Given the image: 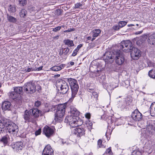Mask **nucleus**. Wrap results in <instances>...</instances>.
<instances>
[{
    "mask_svg": "<svg viewBox=\"0 0 155 155\" xmlns=\"http://www.w3.org/2000/svg\"><path fill=\"white\" fill-rule=\"evenodd\" d=\"M74 64V63L73 61H71L70 62V64L71 66L73 65Z\"/></svg>",
    "mask_w": 155,
    "mask_h": 155,
    "instance_id": "052dcab7",
    "label": "nucleus"
},
{
    "mask_svg": "<svg viewBox=\"0 0 155 155\" xmlns=\"http://www.w3.org/2000/svg\"><path fill=\"white\" fill-rule=\"evenodd\" d=\"M114 117H110L108 120L107 122L108 125L107 130L106 133V136L107 138V140H108L110 139V137L113 130L114 128L115 125V122L114 121Z\"/></svg>",
    "mask_w": 155,
    "mask_h": 155,
    "instance_id": "39448f33",
    "label": "nucleus"
},
{
    "mask_svg": "<svg viewBox=\"0 0 155 155\" xmlns=\"http://www.w3.org/2000/svg\"><path fill=\"white\" fill-rule=\"evenodd\" d=\"M43 68V66H41L39 68H37L35 66V68H25V71L27 72H28L32 71H38L42 70Z\"/></svg>",
    "mask_w": 155,
    "mask_h": 155,
    "instance_id": "a878e982",
    "label": "nucleus"
},
{
    "mask_svg": "<svg viewBox=\"0 0 155 155\" xmlns=\"http://www.w3.org/2000/svg\"><path fill=\"white\" fill-rule=\"evenodd\" d=\"M83 44H80L77 46V48L75 49L79 51V49L82 47Z\"/></svg>",
    "mask_w": 155,
    "mask_h": 155,
    "instance_id": "5fc2aeb1",
    "label": "nucleus"
},
{
    "mask_svg": "<svg viewBox=\"0 0 155 155\" xmlns=\"http://www.w3.org/2000/svg\"><path fill=\"white\" fill-rule=\"evenodd\" d=\"M29 110L32 118L35 119V124H36L37 119L41 114V112L37 108H33Z\"/></svg>",
    "mask_w": 155,
    "mask_h": 155,
    "instance_id": "4468645a",
    "label": "nucleus"
},
{
    "mask_svg": "<svg viewBox=\"0 0 155 155\" xmlns=\"http://www.w3.org/2000/svg\"><path fill=\"white\" fill-rule=\"evenodd\" d=\"M62 27H63V26H58L55 28H53L52 31L54 32H57L58 31L60 30Z\"/></svg>",
    "mask_w": 155,
    "mask_h": 155,
    "instance_id": "49530a36",
    "label": "nucleus"
},
{
    "mask_svg": "<svg viewBox=\"0 0 155 155\" xmlns=\"http://www.w3.org/2000/svg\"><path fill=\"white\" fill-rule=\"evenodd\" d=\"M127 22L125 21H120L119 22L118 25L120 28H122L125 26L127 24Z\"/></svg>",
    "mask_w": 155,
    "mask_h": 155,
    "instance_id": "79ce46f5",
    "label": "nucleus"
},
{
    "mask_svg": "<svg viewBox=\"0 0 155 155\" xmlns=\"http://www.w3.org/2000/svg\"><path fill=\"white\" fill-rule=\"evenodd\" d=\"M131 115L132 119L135 121H140L142 119V114L137 109L132 112Z\"/></svg>",
    "mask_w": 155,
    "mask_h": 155,
    "instance_id": "ddd939ff",
    "label": "nucleus"
},
{
    "mask_svg": "<svg viewBox=\"0 0 155 155\" xmlns=\"http://www.w3.org/2000/svg\"><path fill=\"white\" fill-rule=\"evenodd\" d=\"M7 18L8 20L10 22L15 23L17 21V19L16 18L9 15L8 14L7 15Z\"/></svg>",
    "mask_w": 155,
    "mask_h": 155,
    "instance_id": "473e14b6",
    "label": "nucleus"
},
{
    "mask_svg": "<svg viewBox=\"0 0 155 155\" xmlns=\"http://www.w3.org/2000/svg\"><path fill=\"white\" fill-rule=\"evenodd\" d=\"M91 39V36L88 37L87 38V39L88 40H90Z\"/></svg>",
    "mask_w": 155,
    "mask_h": 155,
    "instance_id": "680f3d73",
    "label": "nucleus"
},
{
    "mask_svg": "<svg viewBox=\"0 0 155 155\" xmlns=\"http://www.w3.org/2000/svg\"><path fill=\"white\" fill-rule=\"evenodd\" d=\"M59 38V36L58 35H57V36H56L54 37L53 38L54 39H58Z\"/></svg>",
    "mask_w": 155,
    "mask_h": 155,
    "instance_id": "bf43d9fd",
    "label": "nucleus"
},
{
    "mask_svg": "<svg viewBox=\"0 0 155 155\" xmlns=\"http://www.w3.org/2000/svg\"><path fill=\"white\" fill-rule=\"evenodd\" d=\"M150 109L151 115L152 116H155V102H153L151 104Z\"/></svg>",
    "mask_w": 155,
    "mask_h": 155,
    "instance_id": "7c9ffc66",
    "label": "nucleus"
},
{
    "mask_svg": "<svg viewBox=\"0 0 155 155\" xmlns=\"http://www.w3.org/2000/svg\"><path fill=\"white\" fill-rule=\"evenodd\" d=\"M85 117L89 120V119H90L91 117V114L89 113H87L85 114Z\"/></svg>",
    "mask_w": 155,
    "mask_h": 155,
    "instance_id": "603ef678",
    "label": "nucleus"
},
{
    "mask_svg": "<svg viewBox=\"0 0 155 155\" xmlns=\"http://www.w3.org/2000/svg\"><path fill=\"white\" fill-rule=\"evenodd\" d=\"M11 105V103L9 101H5L2 104V109L4 110H10Z\"/></svg>",
    "mask_w": 155,
    "mask_h": 155,
    "instance_id": "412c9836",
    "label": "nucleus"
},
{
    "mask_svg": "<svg viewBox=\"0 0 155 155\" xmlns=\"http://www.w3.org/2000/svg\"><path fill=\"white\" fill-rule=\"evenodd\" d=\"M9 95L10 98L15 100H20L21 98H20L14 91L10 92L9 93Z\"/></svg>",
    "mask_w": 155,
    "mask_h": 155,
    "instance_id": "5701e85b",
    "label": "nucleus"
},
{
    "mask_svg": "<svg viewBox=\"0 0 155 155\" xmlns=\"http://www.w3.org/2000/svg\"><path fill=\"white\" fill-rule=\"evenodd\" d=\"M23 117L25 123L31 122L35 124V119L32 118L29 110H26L24 111L23 115Z\"/></svg>",
    "mask_w": 155,
    "mask_h": 155,
    "instance_id": "1a4fd4ad",
    "label": "nucleus"
},
{
    "mask_svg": "<svg viewBox=\"0 0 155 155\" xmlns=\"http://www.w3.org/2000/svg\"><path fill=\"white\" fill-rule=\"evenodd\" d=\"M154 121L149 120L147 122L146 130L150 135H155V126Z\"/></svg>",
    "mask_w": 155,
    "mask_h": 155,
    "instance_id": "9b49d317",
    "label": "nucleus"
},
{
    "mask_svg": "<svg viewBox=\"0 0 155 155\" xmlns=\"http://www.w3.org/2000/svg\"><path fill=\"white\" fill-rule=\"evenodd\" d=\"M37 88L38 91H41V87L40 85H38V86H37Z\"/></svg>",
    "mask_w": 155,
    "mask_h": 155,
    "instance_id": "4d7b16f0",
    "label": "nucleus"
},
{
    "mask_svg": "<svg viewBox=\"0 0 155 155\" xmlns=\"http://www.w3.org/2000/svg\"><path fill=\"white\" fill-rule=\"evenodd\" d=\"M102 84L103 87L105 89H106L107 90H108V88L107 87V86H106V85L107 84H108L105 82L104 81H103L102 83Z\"/></svg>",
    "mask_w": 155,
    "mask_h": 155,
    "instance_id": "864d4df0",
    "label": "nucleus"
},
{
    "mask_svg": "<svg viewBox=\"0 0 155 155\" xmlns=\"http://www.w3.org/2000/svg\"><path fill=\"white\" fill-rule=\"evenodd\" d=\"M70 115L65 117L64 121L68 123L72 127L80 126L82 124V121L78 116L80 112L74 106L70 105Z\"/></svg>",
    "mask_w": 155,
    "mask_h": 155,
    "instance_id": "f257e3e1",
    "label": "nucleus"
},
{
    "mask_svg": "<svg viewBox=\"0 0 155 155\" xmlns=\"http://www.w3.org/2000/svg\"><path fill=\"white\" fill-rule=\"evenodd\" d=\"M6 128L9 133L15 134L18 131V126L14 123L9 121L8 119Z\"/></svg>",
    "mask_w": 155,
    "mask_h": 155,
    "instance_id": "6e6552de",
    "label": "nucleus"
},
{
    "mask_svg": "<svg viewBox=\"0 0 155 155\" xmlns=\"http://www.w3.org/2000/svg\"><path fill=\"white\" fill-rule=\"evenodd\" d=\"M112 28L114 30L116 31L120 30V28L119 27V25H115L113 26Z\"/></svg>",
    "mask_w": 155,
    "mask_h": 155,
    "instance_id": "a18cd8bd",
    "label": "nucleus"
},
{
    "mask_svg": "<svg viewBox=\"0 0 155 155\" xmlns=\"http://www.w3.org/2000/svg\"><path fill=\"white\" fill-rule=\"evenodd\" d=\"M70 138L72 142L75 143L77 142L80 138L75 133H74V132L73 130L71 135Z\"/></svg>",
    "mask_w": 155,
    "mask_h": 155,
    "instance_id": "393cba45",
    "label": "nucleus"
},
{
    "mask_svg": "<svg viewBox=\"0 0 155 155\" xmlns=\"http://www.w3.org/2000/svg\"><path fill=\"white\" fill-rule=\"evenodd\" d=\"M41 132V129H39L38 130H36L35 133V134L36 136H37L40 134Z\"/></svg>",
    "mask_w": 155,
    "mask_h": 155,
    "instance_id": "3c124183",
    "label": "nucleus"
},
{
    "mask_svg": "<svg viewBox=\"0 0 155 155\" xmlns=\"http://www.w3.org/2000/svg\"><path fill=\"white\" fill-rule=\"evenodd\" d=\"M86 124L87 129L91 131L92 129V123L90 120H88V121L86 122Z\"/></svg>",
    "mask_w": 155,
    "mask_h": 155,
    "instance_id": "e433bc0d",
    "label": "nucleus"
},
{
    "mask_svg": "<svg viewBox=\"0 0 155 155\" xmlns=\"http://www.w3.org/2000/svg\"><path fill=\"white\" fill-rule=\"evenodd\" d=\"M19 5L22 6H24L27 3V0H18Z\"/></svg>",
    "mask_w": 155,
    "mask_h": 155,
    "instance_id": "37998d69",
    "label": "nucleus"
},
{
    "mask_svg": "<svg viewBox=\"0 0 155 155\" xmlns=\"http://www.w3.org/2000/svg\"><path fill=\"white\" fill-rule=\"evenodd\" d=\"M24 146L23 143L21 141L16 142L11 145L12 148L17 152L19 150H21Z\"/></svg>",
    "mask_w": 155,
    "mask_h": 155,
    "instance_id": "a211bd4d",
    "label": "nucleus"
},
{
    "mask_svg": "<svg viewBox=\"0 0 155 155\" xmlns=\"http://www.w3.org/2000/svg\"><path fill=\"white\" fill-rule=\"evenodd\" d=\"M115 61L116 63L120 65L122 64L124 61V57L123 53H121L120 50L116 52Z\"/></svg>",
    "mask_w": 155,
    "mask_h": 155,
    "instance_id": "f8f14e48",
    "label": "nucleus"
},
{
    "mask_svg": "<svg viewBox=\"0 0 155 155\" xmlns=\"http://www.w3.org/2000/svg\"><path fill=\"white\" fill-rule=\"evenodd\" d=\"M127 26L128 27H131V26H134V24H131L128 25Z\"/></svg>",
    "mask_w": 155,
    "mask_h": 155,
    "instance_id": "e2e57ef3",
    "label": "nucleus"
},
{
    "mask_svg": "<svg viewBox=\"0 0 155 155\" xmlns=\"http://www.w3.org/2000/svg\"><path fill=\"white\" fill-rule=\"evenodd\" d=\"M105 146L102 143V141L101 139H99L97 141V147L99 148L101 147L104 148Z\"/></svg>",
    "mask_w": 155,
    "mask_h": 155,
    "instance_id": "ea45409f",
    "label": "nucleus"
},
{
    "mask_svg": "<svg viewBox=\"0 0 155 155\" xmlns=\"http://www.w3.org/2000/svg\"><path fill=\"white\" fill-rule=\"evenodd\" d=\"M66 105L64 104L58 105L56 111L54 114V120L55 121L60 122L62 121L66 108Z\"/></svg>",
    "mask_w": 155,
    "mask_h": 155,
    "instance_id": "7ed1b4c3",
    "label": "nucleus"
},
{
    "mask_svg": "<svg viewBox=\"0 0 155 155\" xmlns=\"http://www.w3.org/2000/svg\"><path fill=\"white\" fill-rule=\"evenodd\" d=\"M98 94L96 92L93 91L91 93V100L97 103L98 99Z\"/></svg>",
    "mask_w": 155,
    "mask_h": 155,
    "instance_id": "cd10ccee",
    "label": "nucleus"
},
{
    "mask_svg": "<svg viewBox=\"0 0 155 155\" xmlns=\"http://www.w3.org/2000/svg\"><path fill=\"white\" fill-rule=\"evenodd\" d=\"M143 32V31L142 30L140 31H137L135 32V34L136 35H139L141 34Z\"/></svg>",
    "mask_w": 155,
    "mask_h": 155,
    "instance_id": "13d9d810",
    "label": "nucleus"
},
{
    "mask_svg": "<svg viewBox=\"0 0 155 155\" xmlns=\"http://www.w3.org/2000/svg\"><path fill=\"white\" fill-rule=\"evenodd\" d=\"M103 58L108 60L113 59L114 56L112 52L108 51L105 53L103 55Z\"/></svg>",
    "mask_w": 155,
    "mask_h": 155,
    "instance_id": "c85d7f7f",
    "label": "nucleus"
},
{
    "mask_svg": "<svg viewBox=\"0 0 155 155\" xmlns=\"http://www.w3.org/2000/svg\"><path fill=\"white\" fill-rule=\"evenodd\" d=\"M146 145L150 149L153 148L155 146V138L151 136L147 138V142L145 143Z\"/></svg>",
    "mask_w": 155,
    "mask_h": 155,
    "instance_id": "f3484780",
    "label": "nucleus"
},
{
    "mask_svg": "<svg viewBox=\"0 0 155 155\" xmlns=\"http://www.w3.org/2000/svg\"><path fill=\"white\" fill-rule=\"evenodd\" d=\"M74 30H75L74 29V28H73L71 29L70 30L71 31H74Z\"/></svg>",
    "mask_w": 155,
    "mask_h": 155,
    "instance_id": "338daca9",
    "label": "nucleus"
},
{
    "mask_svg": "<svg viewBox=\"0 0 155 155\" xmlns=\"http://www.w3.org/2000/svg\"><path fill=\"white\" fill-rule=\"evenodd\" d=\"M8 137L5 136L3 137L0 140V141L3 143L5 146L7 145L8 143Z\"/></svg>",
    "mask_w": 155,
    "mask_h": 155,
    "instance_id": "2f4dec72",
    "label": "nucleus"
},
{
    "mask_svg": "<svg viewBox=\"0 0 155 155\" xmlns=\"http://www.w3.org/2000/svg\"><path fill=\"white\" fill-rule=\"evenodd\" d=\"M142 151H140L139 148H137L132 152V155H142Z\"/></svg>",
    "mask_w": 155,
    "mask_h": 155,
    "instance_id": "58836bf2",
    "label": "nucleus"
},
{
    "mask_svg": "<svg viewBox=\"0 0 155 155\" xmlns=\"http://www.w3.org/2000/svg\"><path fill=\"white\" fill-rule=\"evenodd\" d=\"M69 50L70 49L68 47H66L64 48H62V54H64V55H67L69 52Z\"/></svg>",
    "mask_w": 155,
    "mask_h": 155,
    "instance_id": "a19ab883",
    "label": "nucleus"
},
{
    "mask_svg": "<svg viewBox=\"0 0 155 155\" xmlns=\"http://www.w3.org/2000/svg\"><path fill=\"white\" fill-rule=\"evenodd\" d=\"M55 129L54 127H50L46 125L43 129V132L48 137L53 136L55 132Z\"/></svg>",
    "mask_w": 155,
    "mask_h": 155,
    "instance_id": "9d476101",
    "label": "nucleus"
},
{
    "mask_svg": "<svg viewBox=\"0 0 155 155\" xmlns=\"http://www.w3.org/2000/svg\"><path fill=\"white\" fill-rule=\"evenodd\" d=\"M105 153L107 154H108L109 155H111L113 154V153L111 150V148L110 147L106 151Z\"/></svg>",
    "mask_w": 155,
    "mask_h": 155,
    "instance_id": "c03bdc74",
    "label": "nucleus"
},
{
    "mask_svg": "<svg viewBox=\"0 0 155 155\" xmlns=\"http://www.w3.org/2000/svg\"><path fill=\"white\" fill-rule=\"evenodd\" d=\"M66 64H61L59 66L55 65L50 68V70L54 71H58L63 69L65 67Z\"/></svg>",
    "mask_w": 155,
    "mask_h": 155,
    "instance_id": "4be33fe9",
    "label": "nucleus"
},
{
    "mask_svg": "<svg viewBox=\"0 0 155 155\" xmlns=\"http://www.w3.org/2000/svg\"><path fill=\"white\" fill-rule=\"evenodd\" d=\"M93 35V38L91 39V41H93L95 39V38L98 37L101 32V31L99 29H94L92 31Z\"/></svg>",
    "mask_w": 155,
    "mask_h": 155,
    "instance_id": "bb28decb",
    "label": "nucleus"
},
{
    "mask_svg": "<svg viewBox=\"0 0 155 155\" xmlns=\"http://www.w3.org/2000/svg\"><path fill=\"white\" fill-rule=\"evenodd\" d=\"M63 140H62L61 141H62V143L63 144H64L66 143V142H64V141Z\"/></svg>",
    "mask_w": 155,
    "mask_h": 155,
    "instance_id": "774afa93",
    "label": "nucleus"
},
{
    "mask_svg": "<svg viewBox=\"0 0 155 155\" xmlns=\"http://www.w3.org/2000/svg\"><path fill=\"white\" fill-rule=\"evenodd\" d=\"M149 76L151 78L155 79V70L152 69L148 72Z\"/></svg>",
    "mask_w": 155,
    "mask_h": 155,
    "instance_id": "4c0bfd02",
    "label": "nucleus"
},
{
    "mask_svg": "<svg viewBox=\"0 0 155 155\" xmlns=\"http://www.w3.org/2000/svg\"><path fill=\"white\" fill-rule=\"evenodd\" d=\"M150 66L152 67L155 68V64L153 62H150Z\"/></svg>",
    "mask_w": 155,
    "mask_h": 155,
    "instance_id": "6e6d98bb",
    "label": "nucleus"
},
{
    "mask_svg": "<svg viewBox=\"0 0 155 155\" xmlns=\"http://www.w3.org/2000/svg\"><path fill=\"white\" fill-rule=\"evenodd\" d=\"M149 43L151 45H155V33L151 35L148 39Z\"/></svg>",
    "mask_w": 155,
    "mask_h": 155,
    "instance_id": "c756f323",
    "label": "nucleus"
},
{
    "mask_svg": "<svg viewBox=\"0 0 155 155\" xmlns=\"http://www.w3.org/2000/svg\"><path fill=\"white\" fill-rule=\"evenodd\" d=\"M131 50L130 55L131 57L134 60L137 59L140 55V50L134 47H133Z\"/></svg>",
    "mask_w": 155,
    "mask_h": 155,
    "instance_id": "2eb2a0df",
    "label": "nucleus"
},
{
    "mask_svg": "<svg viewBox=\"0 0 155 155\" xmlns=\"http://www.w3.org/2000/svg\"><path fill=\"white\" fill-rule=\"evenodd\" d=\"M64 43L65 45L70 47L73 46L74 45L73 41L68 39L64 40Z\"/></svg>",
    "mask_w": 155,
    "mask_h": 155,
    "instance_id": "c9c22d12",
    "label": "nucleus"
},
{
    "mask_svg": "<svg viewBox=\"0 0 155 155\" xmlns=\"http://www.w3.org/2000/svg\"><path fill=\"white\" fill-rule=\"evenodd\" d=\"M84 155H93L92 153H89L88 154V153H86Z\"/></svg>",
    "mask_w": 155,
    "mask_h": 155,
    "instance_id": "69168bd1",
    "label": "nucleus"
},
{
    "mask_svg": "<svg viewBox=\"0 0 155 155\" xmlns=\"http://www.w3.org/2000/svg\"><path fill=\"white\" fill-rule=\"evenodd\" d=\"M60 74H57L55 75L54 76L55 77H60Z\"/></svg>",
    "mask_w": 155,
    "mask_h": 155,
    "instance_id": "0e129e2a",
    "label": "nucleus"
},
{
    "mask_svg": "<svg viewBox=\"0 0 155 155\" xmlns=\"http://www.w3.org/2000/svg\"><path fill=\"white\" fill-rule=\"evenodd\" d=\"M23 87L24 92L27 94H32L36 90L35 84L33 83V81L25 84Z\"/></svg>",
    "mask_w": 155,
    "mask_h": 155,
    "instance_id": "20e7f679",
    "label": "nucleus"
},
{
    "mask_svg": "<svg viewBox=\"0 0 155 155\" xmlns=\"http://www.w3.org/2000/svg\"><path fill=\"white\" fill-rule=\"evenodd\" d=\"M42 155H54V150L50 144H48L45 147Z\"/></svg>",
    "mask_w": 155,
    "mask_h": 155,
    "instance_id": "dca6fc26",
    "label": "nucleus"
},
{
    "mask_svg": "<svg viewBox=\"0 0 155 155\" xmlns=\"http://www.w3.org/2000/svg\"><path fill=\"white\" fill-rule=\"evenodd\" d=\"M78 126L74 129L73 131L80 138L81 137L83 136H84L85 134V130L84 128L83 127H79Z\"/></svg>",
    "mask_w": 155,
    "mask_h": 155,
    "instance_id": "6ab92c4d",
    "label": "nucleus"
},
{
    "mask_svg": "<svg viewBox=\"0 0 155 155\" xmlns=\"http://www.w3.org/2000/svg\"><path fill=\"white\" fill-rule=\"evenodd\" d=\"M82 6V4L80 3H77L75 4L74 8H78Z\"/></svg>",
    "mask_w": 155,
    "mask_h": 155,
    "instance_id": "de8ad7c7",
    "label": "nucleus"
},
{
    "mask_svg": "<svg viewBox=\"0 0 155 155\" xmlns=\"http://www.w3.org/2000/svg\"><path fill=\"white\" fill-rule=\"evenodd\" d=\"M27 14V11L25 9H21L19 13V16L21 18H25Z\"/></svg>",
    "mask_w": 155,
    "mask_h": 155,
    "instance_id": "f704fd0d",
    "label": "nucleus"
},
{
    "mask_svg": "<svg viewBox=\"0 0 155 155\" xmlns=\"http://www.w3.org/2000/svg\"><path fill=\"white\" fill-rule=\"evenodd\" d=\"M8 10L10 13H13L16 11V6L15 5H10L8 7Z\"/></svg>",
    "mask_w": 155,
    "mask_h": 155,
    "instance_id": "72a5a7b5",
    "label": "nucleus"
},
{
    "mask_svg": "<svg viewBox=\"0 0 155 155\" xmlns=\"http://www.w3.org/2000/svg\"><path fill=\"white\" fill-rule=\"evenodd\" d=\"M41 104V102L39 101H37L35 103V106L36 107H39Z\"/></svg>",
    "mask_w": 155,
    "mask_h": 155,
    "instance_id": "09e8293b",
    "label": "nucleus"
},
{
    "mask_svg": "<svg viewBox=\"0 0 155 155\" xmlns=\"http://www.w3.org/2000/svg\"><path fill=\"white\" fill-rule=\"evenodd\" d=\"M14 91L18 95V96L21 98V95L23 94V87H14Z\"/></svg>",
    "mask_w": 155,
    "mask_h": 155,
    "instance_id": "b1692460",
    "label": "nucleus"
},
{
    "mask_svg": "<svg viewBox=\"0 0 155 155\" xmlns=\"http://www.w3.org/2000/svg\"><path fill=\"white\" fill-rule=\"evenodd\" d=\"M57 84L60 88V93L63 94H66L69 90V86L67 83L63 79L58 81Z\"/></svg>",
    "mask_w": 155,
    "mask_h": 155,
    "instance_id": "423d86ee",
    "label": "nucleus"
},
{
    "mask_svg": "<svg viewBox=\"0 0 155 155\" xmlns=\"http://www.w3.org/2000/svg\"><path fill=\"white\" fill-rule=\"evenodd\" d=\"M78 51L77 50L75 49L73 51V53L71 55V56L74 57L76 56L77 54Z\"/></svg>",
    "mask_w": 155,
    "mask_h": 155,
    "instance_id": "8fccbe9b",
    "label": "nucleus"
},
{
    "mask_svg": "<svg viewBox=\"0 0 155 155\" xmlns=\"http://www.w3.org/2000/svg\"><path fill=\"white\" fill-rule=\"evenodd\" d=\"M8 122V119L5 118L0 120V133H3L5 131Z\"/></svg>",
    "mask_w": 155,
    "mask_h": 155,
    "instance_id": "aec40b11",
    "label": "nucleus"
},
{
    "mask_svg": "<svg viewBox=\"0 0 155 155\" xmlns=\"http://www.w3.org/2000/svg\"><path fill=\"white\" fill-rule=\"evenodd\" d=\"M67 79L69 83L71 91V97L67 103L68 104L70 102H72L75 97L78 91L79 86L77 81L75 79L71 78Z\"/></svg>",
    "mask_w": 155,
    "mask_h": 155,
    "instance_id": "f03ea898",
    "label": "nucleus"
},
{
    "mask_svg": "<svg viewBox=\"0 0 155 155\" xmlns=\"http://www.w3.org/2000/svg\"><path fill=\"white\" fill-rule=\"evenodd\" d=\"M133 47L132 42L129 40L123 41L120 44V48L124 51L127 52Z\"/></svg>",
    "mask_w": 155,
    "mask_h": 155,
    "instance_id": "0eeeda50",
    "label": "nucleus"
}]
</instances>
